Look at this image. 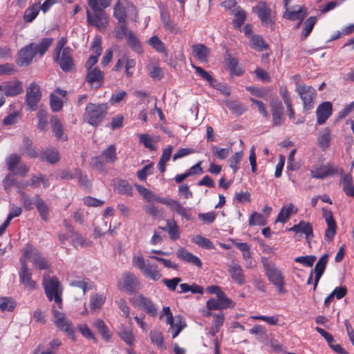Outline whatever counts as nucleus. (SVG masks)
<instances>
[{"mask_svg": "<svg viewBox=\"0 0 354 354\" xmlns=\"http://www.w3.org/2000/svg\"><path fill=\"white\" fill-rule=\"evenodd\" d=\"M192 241L194 243L198 245V246L204 248L205 249H214V246L212 242L209 239H208L205 237H203L201 235L194 236L192 239Z\"/></svg>", "mask_w": 354, "mask_h": 354, "instance_id": "nucleus-47", "label": "nucleus"}, {"mask_svg": "<svg viewBox=\"0 0 354 354\" xmlns=\"http://www.w3.org/2000/svg\"><path fill=\"white\" fill-rule=\"evenodd\" d=\"M0 91H3L6 96H15L23 92V84L16 80L0 85Z\"/></svg>", "mask_w": 354, "mask_h": 354, "instance_id": "nucleus-20", "label": "nucleus"}, {"mask_svg": "<svg viewBox=\"0 0 354 354\" xmlns=\"http://www.w3.org/2000/svg\"><path fill=\"white\" fill-rule=\"evenodd\" d=\"M43 286L46 297L49 301H54L58 308H62V288L55 277H44Z\"/></svg>", "mask_w": 354, "mask_h": 354, "instance_id": "nucleus-3", "label": "nucleus"}, {"mask_svg": "<svg viewBox=\"0 0 354 354\" xmlns=\"http://www.w3.org/2000/svg\"><path fill=\"white\" fill-rule=\"evenodd\" d=\"M86 81L90 84L97 82L101 84L104 80V73L97 67L87 70Z\"/></svg>", "mask_w": 354, "mask_h": 354, "instance_id": "nucleus-28", "label": "nucleus"}, {"mask_svg": "<svg viewBox=\"0 0 354 354\" xmlns=\"http://www.w3.org/2000/svg\"><path fill=\"white\" fill-rule=\"evenodd\" d=\"M248 224L252 225H265L266 224V218L258 212H254L251 214Z\"/></svg>", "mask_w": 354, "mask_h": 354, "instance_id": "nucleus-53", "label": "nucleus"}, {"mask_svg": "<svg viewBox=\"0 0 354 354\" xmlns=\"http://www.w3.org/2000/svg\"><path fill=\"white\" fill-rule=\"evenodd\" d=\"M120 25L115 28L114 33L116 38L122 39L127 37L131 31L128 30L127 21L125 23H119Z\"/></svg>", "mask_w": 354, "mask_h": 354, "instance_id": "nucleus-62", "label": "nucleus"}, {"mask_svg": "<svg viewBox=\"0 0 354 354\" xmlns=\"http://www.w3.org/2000/svg\"><path fill=\"white\" fill-rule=\"evenodd\" d=\"M113 17L118 23H125L127 21L126 8L120 1H118L113 7Z\"/></svg>", "mask_w": 354, "mask_h": 354, "instance_id": "nucleus-33", "label": "nucleus"}, {"mask_svg": "<svg viewBox=\"0 0 354 354\" xmlns=\"http://www.w3.org/2000/svg\"><path fill=\"white\" fill-rule=\"evenodd\" d=\"M226 63L228 66V68L230 70L232 73L236 75H241L242 71L239 67V62L236 58L233 57L229 55L227 58L226 59Z\"/></svg>", "mask_w": 354, "mask_h": 354, "instance_id": "nucleus-45", "label": "nucleus"}, {"mask_svg": "<svg viewBox=\"0 0 354 354\" xmlns=\"http://www.w3.org/2000/svg\"><path fill=\"white\" fill-rule=\"evenodd\" d=\"M139 141L146 148L149 149L151 151L156 150V147L154 146V142L156 141L148 134L139 135Z\"/></svg>", "mask_w": 354, "mask_h": 354, "instance_id": "nucleus-63", "label": "nucleus"}, {"mask_svg": "<svg viewBox=\"0 0 354 354\" xmlns=\"http://www.w3.org/2000/svg\"><path fill=\"white\" fill-rule=\"evenodd\" d=\"M337 172V169L334 167H313L310 169V176L312 178L317 179H324L327 176H331Z\"/></svg>", "mask_w": 354, "mask_h": 354, "instance_id": "nucleus-22", "label": "nucleus"}, {"mask_svg": "<svg viewBox=\"0 0 354 354\" xmlns=\"http://www.w3.org/2000/svg\"><path fill=\"white\" fill-rule=\"evenodd\" d=\"M289 231L296 234H304L308 243H310L314 236L313 225L304 221H301L298 224L294 225L289 229Z\"/></svg>", "mask_w": 354, "mask_h": 354, "instance_id": "nucleus-17", "label": "nucleus"}, {"mask_svg": "<svg viewBox=\"0 0 354 354\" xmlns=\"http://www.w3.org/2000/svg\"><path fill=\"white\" fill-rule=\"evenodd\" d=\"M115 189L120 194L127 196L133 195V187L125 180H119L115 185Z\"/></svg>", "mask_w": 354, "mask_h": 354, "instance_id": "nucleus-37", "label": "nucleus"}, {"mask_svg": "<svg viewBox=\"0 0 354 354\" xmlns=\"http://www.w3.org/2000/svg\"><path fill=\"white\" fill-rule=\"evenodd\" d=\"M232 15H234V19H233L234 26L236 28H240L245 22L246 18L245 12L242 8H238L237 10Z\"/></svg>", "mask_w": 354, "mask_h": 354, "instance_id": "nucleus-48", "label": "nucleus"}, {"mask_svg": "<svg viewBox=\"0 0 354 354\" xmlns=\"http://www.w3.org/2000/svg\"><path fill=\"white\" fill-rule=\"evenodd\" d=\"M52 43V38L45 37L43 38L38 44L36 45L34 44V50L36 51V54L39 53L40 56H42L50 46Z\"/></svg>", "mask_w": 354, "mask_h": 354, "instance_id": "nucleus-40", "label": "nucleus"}, {"mask_svg": "<svg viewBox=\"0 0 354 354\" xmlns=\"http://www.w3.org/2000/svg\"><path fill=\"white\" fill-rule=\"evenodd\" d=\"M140 282L136 275L131 272H126L122 276L120 283L121 289L131 294L140 288Z\"/></svg>", "mask_w": 354, "mask_h": 354, "instance_id": "nucleus-15", "label": "nucleus"}, {"mask_svg": "<svg viewBox=\"0 0 354 354\" xmlns=\"http://www.w3.org/2000/svg\"><path fill=\"white\" fill-rule=\"evenodd\" d=\"M297 208L292 203L283 205L277 216L276 221L285 223L290 216L297 214Z\"/></svg>", "mask_w": 354, "mask_h": 354, "instance_id": "nucleus-25", "label": "nucleus"}, {"mask_svg": "<svg viewBox=\"0 0 354 354\" xmlns=\"http://www.w3.org/2000/svg\"><path fill=\"white\" fill-rule=\"evenodd\" d=\"M149 337L151 342L156 344L158 348H159L161 350H165L166 348L162 335L160 331H151L149 333Z\"/></svg>", "mask_w": 354, "mask_h": 354, "instance_id": "nucleus-43", "label": "nucleus"}, {"mask_svg": "<svg viewBox=\"0 0 354 354\" xmlns=\"http://www.w3.org/2000/svg\"><path fill=\"white\" fill-rule=\"evenodd\" d=\"M166 223V227L160 228L169 233L171 239L178 240L180 237V230L176 222L174 220H167Z\"/></svg>", "mask_w": 354, "mask_h": 354, "instance_id": "nucleus-30", "label": "nucleus"}, {"mask_svg": "<svg viewBox=\"0 0 354 354\" xmlns=\"http://www.w3.org/2000/svg\"><path fill=\"white\" fill-rule=\"evenodd\" d=\"M243 151H240L236 152L230 159H229V166L233 170L234 173H236L239 169V165L243 158Z\"/></svg>", "mask_w": 354, "mask_h": 354, "instance_id": "nucleus-50", "label": "nucleus"}, {"mask_svg": "<svg viewBox=\"0 0 354 354\" xmlns=\"http://www.w3.org/2000/svg\"><path fill=\"white\" fill-rule=\"evenodd\" d=\"M105 301V297L100 294H93L91 296L90 306L91 309L100 308Z\"/></svg>", "mask_w": 354, "mask_h": 354, "instance_id": "nucleus-59", "label": "nucleus"}, {"mask_svg": "<svg viewBox=\"0 0 354 354\" xmlns=\"http://www.w3.org/2000/svg\"><path fill=\"white\" fill-rule=\"evenodd\" d=\"M340 184L345 194L351 197L354 196V185L351 174H344L341 176Z\"/></svg>", "mask_w": 354, "mask_h": 354, "instance_id": "nucleus-27", "label": "nucleus"}, {"mask_svg": "<svg viewBox=\"0 0 354 354\" xmlns=\"http://www.w3.org/2000/svg\"><path fill=\"white\" fill-rule=\"evenodd\" d=\"M249 333L257 335L259 340H263L266 337V329L262 325H255L249 330Z\"/></svg>", "mask_w": 354, "mask_h": 354, "instance_id": "nucleus-64", "label": "nucleus"}, {"mask_svg": "<svg viewBox=\"0 0 354 354\" xmlns=\"http://www.w3.org/2000/svg\"><path fill=\"white\" fill-rule=\"evenodd\" d=\"M21 257L19 260H24L26 263L29 260L32 266L39 270L49 268V264L41 253L30 244H26L21 250Z\"/></svg>", "mask_w": 354, "mask_h": 354, "instance_id": "nucleus-2", "label": "nucleus"}, {"mask_svg": "<svg viewBox=\"0 0 354 354\" xmlns=\"http://www.w3.org/2000/svg\"><path fill=\"white\" fill-rule=\"evenodd\" d=\"M127 43L137 53H141L142 52V46L140 45V41L138 38L133 34L132 32H130L128 36L127 37Z\"/></svg>", "mask_w": 354, "mask_h": 354, "instance_id": "nucleus-49", "label": "nucleus"}, {"mask_svg": "<svg viewBox=\"0 0 354 354\" xmlns=\"http://www.w3.org/2000/svg\"><path fill=\"white\" fill-rule=\"evenodd\" d=\"M107 110L105 104L88 103L85 108L84 120L93 127H97L106 115Z\"/></svg>", "mask_w": 354, "mask_h": 354, "instance_id": "nucleus-4", "label": "nucleus"}, {"mask_svg": "<svg viewBox=\"0 0 354 354\" xmlns=\"http://www.w3.org/2000/svg\"><path fill=\"white\" fill-rule=\"evenodd\" d=\"M295 91L302 100L304 109L306 111L312 109L317 95L315 89L305 84H297Z\"/></svg>", "mask_w": 354, "mask_h": 354, "instance_id": "nucleus-7", "label": "nucleus"}, {"mask_svg": "<svg viewBox=\"0 0 354 354\" xmlns=\"http://www.w3.org/2000/svg\"><path fill=\"white\" fill-rule=\"evenodd\" d=\"M316 22L317 18L315 17H310L306 20L304 27L301 32V37L303 39H306L310 34Z\"/></svg>", "mask_w": 354, "mask_h": 354, "instance_id": "nucleus-46", "label": "nucleus"}, {"mask_svg": "<svg viewBox=\"0 0 354 354\" xmlns=\"http://www.w3.org/2000/svg\"><path fill=\"white\" fill-rule=\"evenodd\" d=\"M227 272L236 283L242 286L245 283V275L243 268L236 262H232L227 266Z\"/></svg>", "mask_w": 354, "mask_h": 354, "instance_id": "nucleus-16", "label": "nucleus"}, {"mask_svg": "<svg viewBox=\"0 0 354 354\" xmlns=\"http://www.w3.org/2000/svg\"><path fill=\"white\" fill-rule=\"evenodd\" d=\"M147 69L150 77L153 80H160L162 78L163 73L158 63H150L147 66Z\"/></svg>", "mask_w": 354, "mask_h": 354, "instance_id": "nucleus-41", "label": "nucleus"}, {"mask_svg": "<svg viewBox=\"0 0 354 354\" xmlns=\"http://www.w3.org/2000/svg\"><path fill=\"white\" fill-rule=\"evenodd\" d=\"M20 156L16 153H12L8 156L6 158V163L8 167V169L11 172H15L16 169V167L20 162Z\"/></svg>", "mask_w": 354, "mask_h": 354, "instance_id": "nucleus-54", "label": "nucleus"}, {"mask_svg": "<svg viewBox=\"0 0 354 354\" xmlns=\"http://www.w3.org/2000/svg\"><path fill=\"white\" fill-rule=\"evenodd\" d=\"M118 336L129 346L134 345L135 337L131 329H129L124 325H121L118 332Z\"/></svg>", "mask_w": 354, "mask_h": 354, "instance_id": "nucleus-32", "label": "nucleus"}, {"mask_svg": "<svg viewBox=\"0 0 354 354\" xmlns=\"http://www.w3.org/2000/svg\"><path fill=\"white\" fill-rule=\"evenodd\" d=\"M39 8L35 5L27 8L24 12V19L26 22H32L38 15Z\"/></svg>", "mask_w": 354, "mask_h": 354, "instance_id": "nucleus-58", "label": "nucleus"}, {"mask_svg": "<svg viewBox=\"0 0 354 354\" xmlns=\"http://www.w3.org/2000/svg\"><path fill=\"white\" fill-rule=\"evenodd\" d=\"M132 266L138 268L142 274L153 281H158L162 277V274L156 264H151L148 260H145L142 254H138L132 258Z\"/></svg>", "mask_w": 354, "mask_h": 354, "instance_id": "nucleus-1", "label": "nucleus"}, {"mask_svg": "<svg viewBox=\"0 0 354 354\" xmlns=\"http://www.w3.org/2000/svg\"><path fill=\"white\" fill-rule=\"evenodd\" d=\"M50 124L56 138L59 140H66L67 136L64 133V126L57 116L51 118Z\"/></svg>", "mask_w": 354, "mask_h": 354, "instance_id": "nucleus-26", "label": "nucleus"}, {"mask_svg": "<svg viewBox=\"0 0 354 354\" xmlns=\"http://www.w3.org/2000/svg\"><path fill=\"white\" fill-rule=\"evenodd\" d=\"M176 256L178 259L187 263L194 265L198 268H201L202 266V262L201 259L183 248H179L176 252Z\"/></svg>", "mask_w": 354, "mask_h": 354, "instance_id": "nucleus-21", "label": "nucleus"}, {"mask_svg": "<svg viewBox=\"0 0 354 354\" xmlns=\"http://www.w3.org/2000/svg\"><path fill=\"white\" fill-rule=\"evenodd\" d=\"M330 142V129L324 128L319 132L318 136V145L324 150L328 148Z\"/></svg>", "mask_w": 354, "mask_h": 354, "instance_id": "nucleus-34", "label": "nucleus"}, {"mask_svg": "<svg viewBox=\"0 0 354 354\" xmlns=\"http://www.w3.org/2000/svg\"><path fill=\"white\" fill-rule=\"evenodd\" d=\"M21 269L19 271V281L29 290L37 288L36 282L32 279V272L24 260H19Z\"/></svg>", "mask_w": 354, "mask_h": 354, "instance_id": "nucleus-14", "label": "nucleus"}, {"mask_svg": "<svg viewBox=\"0 0 354 354\" xmlns=\"http://www.w3.org/2000/svg\"><path fill=\"white\" fill-rule=\"evenodd\" d=\"M16 307V301L9 297L0 298V310L1 311H12Z\"/></svg>", "mask_w": 354, "mask_h": 354, "instance_id": "nucleus-44", "label": "nucleus"}, {"mask_svg": "<svg viewBox=\"0 0 354 354\" xmlns=\"http://www.w3.org/2000/svg\"><path fill=\"white\" fill-rule=\"evenodd\" d=\"M165 319V322L170 326L169 330L172 331V337L176 338L186 326L185 321L180 316L175 319L169 306H164L160 315V319Z\"/></svg>", "mask_w": 354, "mask_h": 354, "instance_id": "nucleus-5", "label": "nucleus"}, {"mask_svg": "<svg viewBox=\"0 0 354 354\" xmlns=\"http://www.w3.org/2000/svg\"><path fill=\"white\" fill-rule=\"evenodd\" d=\"M328 254H324L317 262L314 272L315 273V283H314V288L313 289L315 290L316 287L319 283V281L322 276V274L324 272L326 266L328 263Z\"/></svg>", "mask_w": 354, "mask_h": 354, "instance_id": "nucleus-24", "label": "nucleus"}, {"mask_svg": "<svg viewBox=\"0 0 354 354\" xmlns=\"http://www.w3.org/2000/svg\"><path fill=\"white\" fill-rule=\"evenodd\" d=\"M333 106L330 102H324L320 104L316 111L317 118V123L319 125L324 124L332 115Z\"/></svg>", "mask_w": 354, "mask_h": 354, "instance_id": "nucleus-18", "label": "nucleus"}, {"mask_svg": "<svg viewBox=\"0 0 354 354\" xmlns=\"http://www.w3.org/2000/svg\"><path fill=\"white\" fill-rule=\"evenodd\" d=\"M55 59L64 72L71 71L74 67L73 59L70 47H65L61 53H54Z\"/></svg>", "mask_w": 354, "mask_h": 354, "instance_id": "nucleus-13", "label": "nucleus"}, {"mask_svg": "<svg viewBox=\"0 0 354 354\" xmlns=\"http://www.w3.org/2000/svg\"><path fill=\"white\" fill-rule=\"evenodd\" d=\"M35 55L36 51L34 50V44L31 43L21 50L19 53V57L17 61L18 65H28L32 62Z\"/></svg>", "mask_w": 354, "mask_h": 354, "instance_id": "nucleus-19", "label": "nucleus"}, {"mask_svg": "<svg viewBox=\"0 0 354 354\" xmlns=\"http://www.w3.org/2000/svg\"><path fill=\"white\" fill-rule=\"evenodd\" d=\"M48 113L45 110H39L37 117L38 118L37 127L41 131H45L48 124Z\"/></svg>", "mask_w": 354, "mask_h": 354, "instance_id": "nucleus-60", "label": "nucleus"}, {"mask_svg": "<svg viewBox=\"0 0 354 354\" xmlns=\"http://www.w3.org/2000/svg\"><path fill=\"white\" fill-rule=\"evenodd\" d=\"M41 98L40 86L36 82H31L26 88V103L30 110H35Z\"/></svg>", "mask_w": 354, "mask_h": 354, "instance_id": "nucleus-12", "label": "nucleus"}, {"mask_svg": "<svg viewBox=\"0 0 354 354\" xmlns=\"http://www.w3.org/2000/svg\"><path fill=\"white\" fill-rule=\"evenodd\" d=\"M105 163L106 162L101 156H95L91 158L90 162L91 166L100 172L106 171Z\"/></svg>", "mask_w": 354, "mask_h": 354, "instance_id": "nucleus-56", "label": "nucleus"}, {"mask_svg": "<svg viewBox=\"0 0 354 354\" xmlns=\"http://www.w3.org/2000/svg\"><path fill=\"white\" fill-rule=\"evenodd\" d=\"M173 147L172 146H168L167 148L164 149L162 151V156L159 160L158 163V167L161 173H164L165 171V165L166 163L169 161L171 153H172Z\"/></svg>", "mask_w": 354, "mask_h": 354, "instance_id": "nucleus-36", "label": "nucleus"}, {"mask_svg": "<svg viewBox=\"0 0 354 354\" xmlns=\"http://www.w3.org/2000/svg\"><path fill=\"white\" fill-rule=\"evenodd\" d=\"M132 304L135 307L144 310L152 317L158 315V308L156 304L149 298L142 295L135 296L132 299Z\"/></svg>", "mask_w": 354, "mask_h": 354, "instance_id": "nucleus-11", "label": "nucleus"}, {"mask_svg": "<svg viewBox=\"0 0 354 354\" xmlns=\"http://www.w3.org/2000/svg\"><path fill=\"white\" fill-rule=\"evenodd\" d=\"M112 0H87L91 10H104L108 8Z\"/></svg>", "mask_w": 354, "mask_h": 354, "instance_id": "nucleus-51", "label": "nucleus"}, {"mask_svg": "<svg viewBox=\"0 0 354 354\" xmlns=\"http://www.w3.org/2000/svg\"><path fill=\"white\" fill-rule=\"evenodd\" d=\"M263 26L274 29L275 15L265 1H261L253 8Z\"/></svg>", "mask_w": 354, "mask_h": 354, "instance_id": "nucleus-9", "label": "nucleus"}, {"mask_svg": "<svg viewBox=\"0 0 354 354\" xmlns=\"http://www.w3.org/2000/svg\"><path fill=\"white\" fill-rule=\"evenodd\" d=\"M90 49L93 51V55L99 57L102 51V39L100 35H96L92 40Z\"/></svg>", "mask_w": 354, "mask_h": 354, "instance_id": "nucleus-52", "label": "nucleus"}, {"mask_svg": "<svg viewBox=\"0 0 354 354\" xmlns=\"http://www.w3.org/2000/svg\"><path fill=\"white\" fill-rule=\"evenodd\" d=\"M149 44L156 51L159 53H165L167 54L164 43L158 38V36H152L149 40Z\"/></svg>", "mask_w": 354, "mask_h": 354, "instance_id": "nucleus-57", "label": "nucleus"}, {"mask_svg": "<svg viewBox=\"0 0 354 354\" xmlns=\"http://www.w3.org/2000/svg\"><path fill=\"white\" fill-rule=\"evenodd\" d=\"M42 158L50 164H55L59 160L60 156L57 149H47L44 151Z\"/></svg>", "mask_w": 354, "mask_h": 354, "instance_id": "nucleus-38", "label": "nucleus"}, {"mask_svg": "<svg viewBox=\"0 0 354 354\" xmlns=\"http://www.w3.org/2000/svg\"><path fill=\"white\" fill-rule=\"evenodd\" d=\"M35 205L41 218L45 221H48L49 209L44 201L40 198L37 199Z\"/></svg>", "mask_w": 354, "mask_h": 354, "instance_id": "nucleus-55", "label": "nucleus"}, {"mask_svg": "<svg viewBox=\"0 0 354 354\" xmlns=\"http://www.w3.org/2000/svg\"><path fill=\"white\" fill-rule=\"evenodd\" d=\"M106 163H113L117 160L116 148L114 145H109L100 156Z\"/></svg>", "mask_w": 354, "mask_h": 354, "instance_id": "nucleus-35", "label": "nucleus"}, {"mask_svg": "<svg viewBox=\"0 0 354 354\" xmlns=\"http://www.w3.org/2000/svg\"><path fill=\"white\" fill-rule=\"evenodd\" d=\"M86 10V21L89 26H94L100 31L108 25V17L104 10Z\"/></svg>", "mask_w": 354, "mask_h": 354, "instance_id": "nucleus-10", "label": "nucleus"}, {"mask_svg": "<svg viewBox=\"0 0 354 354\" xmlns=\"http://www.w3.org/2000/svg\"><path fill=\"white\" fill-rule=\"evenodd\" d=\"M160 19L166 29L171 32L174 31L176 26L171 20L169 14L167 11L161 10Z\"/></svg>", "mask_w": 354, "mask_h": 354, "instance_id": "nucleus-61", "label": "nucleus"}, {"mask_svg": "<svg viewBox=\"0 0 354 354\" xmlns=\"http://www.w3.org/2000/svg\"><path fill=\"white\" fill-rule=\"evenodd\" d=\"M69 284L72 287H75L82 290V295L84 296L86 292L92 289L93 283L88 279H84L82 280L80 279H73L69 281Z\"/></svg>", "mask_w": 354, "mask_h": 354, "instance_id": "nucleus-31", "label": "nucleus"}, {"mask_svg": "<svg viewBox=\"0 0 354 354\" xmlns=\"http://www.w3.org/2000/svg\"><path fill=\"white\" fill-rule=\"evenodd\" d=\"M55 326L64 331L73 340H76L75 330L71 320L68 319L65 314L59 311L55 306L52 308Z\"/></svg>", "mask_w": 354, "mask_h": 354, "instance_id": "nucleus-8", "label": "nucleus"}, {"mask_svg": "<svg viewBox=\"0 0 354 354\" xmlns=\"http://www.w3.org/2000/svg\"><path fill=\"white\" fill-rule=\"evenodd\" d=\"M263 263L268 280L277 288L279 293L285 292V281L281 271L274 264L269 263L267 259L263 260Z\"/></svg>", "mask_w": 354, "mask_h": 354, "instance_id": "nucleus-6", "label": "nucleus"}, {"mask_svg": "<svg viewBox=\"0 0 354 354\" xmlns=\"http://www.w3.org/2000/svg\"><path fill=\"white\" fill-rule=\"evenodd\" d=\"M226 106L236 115H241L246 111V108L244 105L236 100H227L226 102Z\"/></svg>", "mask_w": 354, "mask_h": 354, "instance_id": "nucleus-39", "label": "nucleus"}, {"mask_svg": "<svg viewBox=\"0 0 354 354\" xmlns=\"http://www.w3.org/2000/svg\"><path fill=\"white\" fill-rule=\"evenodd\" d=\"M293 8V10H290L289 8H287L283 17L290 21H295L300 19L303 13H308L307 9L304 6H294Z\"/></svg>", "mask_w": 354, "mask_h": 354, "instance_id": "nucleus-29", "label": "nucleus"}, {"mask_svg": "<svg viewBox=\"0 0 354 354\" xmlns=\"http://www.w3.org/2000/svg\"><path fill=\"white\" fill-rule=\"evenodd\" d=\"M194 56L202 63L207 62L210 55V50L204 44H197L192 46Z\"/></svg>", "mask_w": 354, "mask_h": 354, "instance_id": "nucleus-23", "label": "nucleus"}, {"mask_svg": "<svg viewBox=\"0 0 354 354\" xmlns=\"http://www.w3.org/2000/svg\"><path fill=\"white\" fill-rule=\"evenodd\" d=\"M250 46L252 48L258 51H263L268 47V45L266 44L263 37L258 35H255L252 37L250 40Z\"/></svg>", "mask_w": 354, "mask_h": 354, "instance_id": "nucleus-42", "label": "nucleus"}]
</instances>
